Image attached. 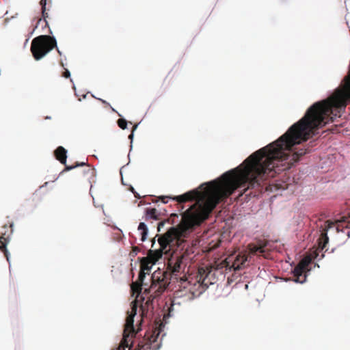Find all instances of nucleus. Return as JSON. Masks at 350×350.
<instances>
[{"instance_id":"nucleus-7","label":"nucleus","mask_w":350,"mask_h":350,"mask_svg":"<svg viewBox=\"0 0 350 350\" xmlns=\"http://www.w3.org/2000/svg\"><path fill=\"white\" fill-rule=\"evenodd\" d=\"M310 262V258L306 257L303 258L294 268L293 273L294 277H295V281L296 282L303 283L306 281V275L304 273L307 270Z\"/></svg>"},{"instance_id":"nucleus-10","label":"nucleus","mask_w":350,"mask_h":350,"mask_svg":"<svg viewBox=\"0 0 350 350\" xmlns=\"http://www.w3.org/2000/svg\"><path fill=\"white\" fill-rule=\"evenodd\" d=\"M78 166H85V169L83 170V173L89 174L90 178L94 177L95 176V170L91 167L89 165H87L85 162H76L75 165H66L65 170L68 171Z\"/></svg>"},{"instance_id":"nucleus-8","label":"nucleus","mask_w":350,"mask_h":350,"mask_svg":"<svg viewBox=\"0 0 350 350\" xmlns=\"http://www.w3.org/2000/svg\"><path fill=\"white\" fill-rule=\"evenodd\" d=\"M267 243L262 241H259L258 244L250 243L247 245L249 254L263 256L264 258H267Z\"/></svg>"},{"instance_id":"nucleus-11","label":"nucleus","mask_w":350,"mask_h":350,"mask_svg":"<svg viewBox=\"0 0 350 350\" xmlns=\"http://www.w3.org/2000/svg\"><path fill=\"white\" fill-rule=\"evenodd\" d=\"M67 151L62 146H58L56 150L54 151V155L57 160H58L61 163L66 164V159H67Z\"/></svg>"},{"instance_id":"nucleus-3","label":"nucleus","mask_w":350,"mask_h":350,"mask_svg":"<svg viewBox=\"0 0 350 350\" xmlns=\"http://www.w3.org/2000/svg\"><path fill=\"white\" fill-rule=\"evenodd\" d=\"M170 282L167 278V273L160 269L155 271L151 276V284L149 287L146 284L139 280V279L131 284V288L133 294L137 293V295L144 290V294L147 296V299L144 302L145 298L143 297V302L141 304L142 319L148 317L152 314L153 300L159 297L167 288Z\"/></svg>"},{"instance_id":"nucleus-16","label":"nucleus","mask_w":350,"mask_h":350,"mask_svg":"<svg viewBox=\"0 0 350 350\" xmlns=\"http://www.w3.org/2000/svg\"><path fill=\"white\" fill-rule=\"evenodd\" d=\"M206 270L204 268L198 269L197 279L198 282L202 284H205L206 277Z\"/></svg>"},{"instance_id":"nucleus-26","label":"nucleus","mask_w":350,"mask_h":350,"mask_svg":"<svg viewBox=\"0 0 350 350\" xmlns=\"http://www.w3.org/2000/svg\"><path fill=\"white\" fill-rule=\"evenodd\" d=\"M165 197H162V200L163 202V203H167V200H165Z\"/></svg>"},{"instance_id":"nucleus-5","label":"nucleus","mask_w":350,"mask_h":350,"mask_svg":"<svg viewBox=\"0 0 350 350\" xmlns=\"http://www.w3.org/2000/svg\"><path fill=\"white\" fill-rule=\"evenodd\" d=\"M186 266L187 263L184 255H172L167 262V269L170 273L165 271L167 273L169 281L170 280V275L175 276L176 279L180 278L181 281H187V278L185 273Z\"/></svg>"},{"instance_id":"nucleus-9","label":"nucleus","mask_w":350,"mask_h":350,"mask_svg":"<svg viewBox=\"0 0 350 350\" xmlns=\"http://www.w3.org/2000/svg\"><path fill=\"white\" fill-rule=\"evenodd\" d=\"M12 226L13 224H10V232L7 233L6 231L4 232H1V234L0 236V250L4 253L5 256L6 257L7 260H9V253L6 248V246L8 243V238L10 235L12 233Z\"/></svg>"},{"instance_id":"nucleus-24","label":"nucleus","mask_w":350,"mask_h":350,"mask_svg":"<svg viewBox=\"0 0 350 350\" xmlns=\"http://www.w3.org/2000/svg\"><path fill=\"white\" fill-rule=\"evenodd\" d=\"M139 248H138L137 247H136V246L133 247V251L134 252H135V254H136L137 252H139Z\"/></svg>"},{"instance_id":"nucleus-29","label":"nucleus","mask_w":350,"mask_h":350,"mask_svg":"<svg viewBox=\"0 0 350 350\" xmlns=\"http://www.w3.org/2000/svg\"><path fill=\"white\" fill-rule=\"evenodd\" d=\"M3 228L4 229H7V228H8V227H7V226H6V225H4Z\"/></svg>"},{"instance_id":"nucleus-2","label":"nucleus","mask_w":350,"mask_h":350,"mask_svg":"<svg viewBox=\"0 0 350 350\" xmlns=\"http://www.w3.org/2000/svg\"><path fill=\"white\" fill-rule=\"evenodd\" d=\"M137 310V304L135 300L131 304V310L127 312L122 338L119 346L112 350H157L159 349V333L156 334L155 332H148L143 338L133 340L137 334L133 325Z\"/></svg>"},{"instance_id":"nucleus-13","label":"nucleus","mask_w":350,"mask_h":350,"mask_svg":"<svg viewBox=\"0 0 350 350\" xmlns=\"http://www.w3.org/2000/svg\"><path fill=\"white\" fill-rule=\"evenodd\" d=\"M328 241L329 238L327 237V232L325 231L321 233V237L319 239V247L321 250H323L325 248Z\"/></svg>"},{"instance_id":"nucleus-21","label":"nucleus","mask_w":350,"mask_h":350,"mask_svg":"<svg viewBox=\"0 0 350 350\" xmlns=\"http://www.w3.org/2000/svg\"><path fill=\"white\" fill-rule=\"evenodd\" d=\"M62 76L65 78H68L70 77V72L67 68H64V71L63 72Z\"/></svg>"},{"instance_id":"nucleus-23","label":"nucleus","mask_w":350,"mask_h":350,"mask_svg":"<svg viewBox=\"0 0 350 350\" xmlns=\"http://www.w3.org/2000/svg\"><path fill=\"white\" fill-rule=\"evenodd\" d=\"M14 17H15V16H12L11 19H12V18H14ZM10 18H5V20H4V25H7V24L10 22Z\"/></svg>"},{"instance_id":"nucleus-22","label":"nucleus","mask_w":350,"mask_h":350,"mask_svg":"<svg viewBox=\"0 0 350 350\" xmlns=\"http://www.w3.org/2000/svg\"><path fill=\"white\" fill-rule=\"evenodd\" d=\"M166 221H160L158 225H157V230L158 232H160L161 228L164 226L165 224Z\"/></svg>"},{"instance_id":"nucleus-33","label":"nucleus","mask_w":350,"mask_h":350,"mask_svg":"<svg viewBox=\"0 0 350 350\" xmlns=\"http://www.w3.org/2000/svg\"><path fill=\"white\" fill-rule=\"evenodd\" d=\"M172 215H173V216H176V217H177V215H176V214H173Z\"/></svg>"},{"instance_id":"nucleus-30","label":"nucleus","mask_w":350,"mask_h":350,"mask_svg":"<svg viewBox=\"0 0 350 350\" xmlns=\"http://www.w3.org/2000/svg\"><path fill=\"white\" fill-rule=\"evenodd\" d=\"M136 128H137V125H135V126H133V130H134V129H135Z\"/></svg>"},{"instance_id":"nucleus-32","label":"nucleus","mask_w":350,"mask_h":350,"mask_svg":"<svg viewBox=\"0 0 350 350\" xmlns=\"http://www.w3.org/2000/svg\"><path fill=\"white\" fill-rule=\"evenodd\" d=\"M8 14V12L7 11L4 15H7Z\"/></svg>"},{"instance_id":"nucleus-19","label":"nucleus","mask_w":350,"mask_h":350,"mask_svg":"<svg viewBox=\"0 0 350 350\" xmlns=\"http://www.w3.org/2000/svg\"><path fill=\"white\" fill-rule=\"evenodd\" d=\"M345 80L347 81L346 84L345 85H340L337 88H350V77L348 76L345 78Z\"/></svg>"},{"instance_id":"nucleus-17","label":"nucleus","mask_w":350,"mask_h":350,"mask_svg":"<svg viewBox=\"0 0 350 350\" xmlns=\"http://www.w3.org/2000/svg\"><path fill=\"white\" fill-rule=\"evenodd\" d=\"M40 4L41 6L42 14V17L44 18V21L45 23V26H48L49 24L46 20V18L49 16L48 13L46 12V0H40Z\"/></svg>"},{"instance_id":"nucleus-12","label":"nucleus","mask_w":350,"mask_h":350,"mask_svg":"<svg viewBox=\"0 0 350 350\" xmlns=\"http://www.w3.org/2000/svg\"><path fill=\"white\" fill-rule=\"evenodd\" d=\"M150 219L159 220L160 216L156 208H146L145 220L148 221Z\"/></svg>"},{"instance_id":"nucleus-4","label":"nucleus","mask_w":350,"mask_h":350,"mask_svg":"<svg viewBox=\"0 0 350 350\" xmlns=\"http://www.w3.org/2000/svg\"><path fill=\"white\" fill-rule=\"evenodd\" d=\"M53 48L62 55V52L57 47L55 36L40 35L33 39L31 44V51L36 60H40L48 54Z\"/></svg>"},{"instance_id":"nucleus-15","label":"nucleus","mask_w":350,"mask_h":350,"mask_svg":"<svg viewBox=\"0 0 350 350\" xmlns=\"http://www.w3.org/2000/svg\"><path fill=\"white\" fill-rule=\"evenodd\" d=\"M137 230L141 233V236H142L141 241L142 242L145 241L147 238V234H148V232L146 225L144 222L139 223Z\"/></svg>"},{"instance_id":"nucleus-18","label":"nucleus","mask_w":350,"mask_h":350,"mask_svg":"<svg viewBox=\"0 0 350 350\" xmlns=\"http://www.w3.org/2000/svg\"><path fill=\"white\" fill-rule=\"evenodd\" d=\"M118 125L122 129H125L127 126V122L126 120L120 118L118 120Z\"/></svg>"},{"instance_id":"nucleus-20","label":"nucleus","mask_w":350,"mask_h":350,"mask_svg":"<svg viewBox=\"0 0 350 350\" xmlns=\"http://www.w3.org/2000/svg\"><path fill=\"white\" fill-rule=\"evenodd\" d=\"M40 21H41V19H40V20H38V22H37L36 25H35L34 28H33V29H32V31L29 33V37H31V36L33 35V32H34L35 29L38 27V24H39V23H40ZM29 38H28L27 39H26L25 42V44H26L27 43V42L29 41Z\"/></svg>"},{"instance_id":"nucleus-1","label":"nucleus","mask_w":350,"mask_h":350,"mask_svg":"<svg viewBox=\"0 0 350 350\" xmlns=\"http://www.w3.org/2000/svg\"><path fill=\"white\" fill-rule=\"evenodd\" d=\"M284 171V134L275 142L260 148L247 157L239 167L224 173L220 178L206 184L202 191L193 190L176 196L178 203L196 200L187 210L177 227L170 228L159 237V249L148 252L140 260L139 280L143 282L146 274L163 254L174 246L180 247L189 230L205 219L222 200L229 197L234 190L244 187L243 191L260 185V181L273 178Z\"/></svg>"},{"instance_id":"nucleus-25","label":"nucleus","mask_w":350,"mask_h":350,"mask_svg":"<svg viewBox=\"0 0 350 350\" xmlns=\"http://www.w3.org/2000/svg\"><path fill=\"white\" fill-rule=\"evenodd\" d=\"M155 238H156V237H154V238H153V239H152V247H153L154 244L155 243Z\"/></svg>"},{"instance_id":"nucleus-27","label":"nucleus","mask_w":350,"mask_h":350,"mask_svg":"<svg viewBox=\"0 0 350 350\" xmlns=\"http://www.w3.org/2000/svg\"><path fill=\"white\" fill-rule=\"evenodd\" d=\"M60 64L62 67H64V64L62 60L60 61Z\"/></svg>"},{"instance_id":"nucleus-6","label":"nucleus","mask_w":350,"mask_h":350,"mask_svg":"<svg viewBox=\"0 0 350 350\" xmlns=\"http://www.w3.org/2000/svg\"><path fill=\"white\" fill-rule=\"evenodd\" d=\"M247 262L248 255L245 252H239L237 255H230L222 260L217 265V269L239 270L245 268L248 265Z\"/></svg>"},{"instance_id":"nucleus-31","label":"nucleus","mask_w":350,"mask_h":350,"mask_svg":"<svg viewBox=\"0 0 350 350\" xmlns=\"http://www.w3.org/2000/svg\"><path fill=\"white\" fill-rule=\"evenodd\" d=\"M72 88H75V85L74 83L72 84Z\"/></svg>"},{"instance_id":"nucleus-14","label":"nucleus","mask_w":350,"mask_h":350,"mask_svg":"<svg viewBox=\"0 0 350 350\" xmlns=\"http://www.w3.org/2000/svg\"><path fill=\"white\" fill-rule=\"evenodd\" d=\"M75 95L78 97L79 100H81V97L85 99L88 96L93 97L92 94H90V92L86 91V89H74Z\"/></svg>"},{"instance_id":"nucleus-28","label":"nucleus","mask_w":350,"mask_h":350,"mask_svg":"<svg viewBox=\"0 0 350 350\" xmlns=\"http://www.w3.org/2000/svg\"><path fill=\"white\" fill-rule=\"evenodd\" d=\"M133 133H132L131 134H130V135L129 136V137L130 139H132V138H133Z\"/></svg>"}]
</instances>
